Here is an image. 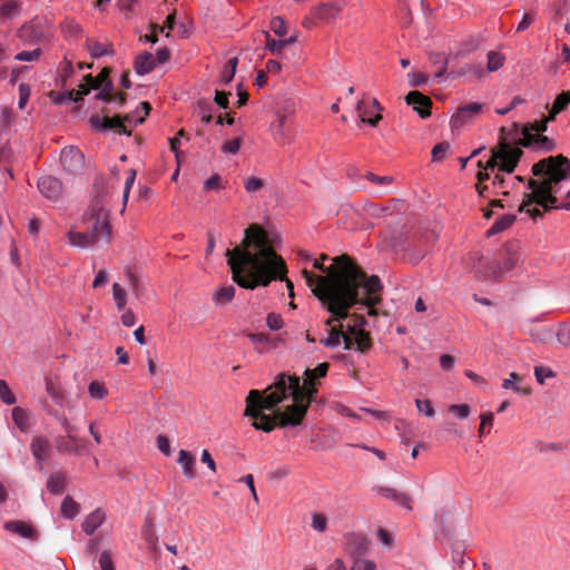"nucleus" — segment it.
I'll return each mask as SVG.
<instances>
[{
  "label": "nucleus",
  "mask_w": 570,
  "mask_h": 570,
  "mask_svg": "<svg viewBox=\"0 0 570 570\" xmlns=\"http://www.w3.org/2000/svg\"><path fill=\"white\" fill-rule=\"evenodd\" d=\"M449 411L459 419H466L470 415L471 409L468 404H453L449 406Z\"/></svg>",
  "instance_id": "obj_59"
},
{
  "label": "nucleus",
  "mask_w": 570,
  "mask_h": 570,
  "mask_svg": "<svg viewBox=\"0 0 570 570\" xmlns=\"http://www.w3.org/2000/svg\"><path fill=\"white\" fill-rule=\"evenodd\" d=\"M18 11V3L14 0H9L0 7V17L9 18Z\"/></svg>",
  "instance_id": "obj_55"
},
{
  "label": "nucleus",
  "mask_w": 570,
  "mask_h": 570,
  "mask_svg": "<svg viewBox=\"0 0 570 570\" xmlns=\"http://www.w3.org/2000/svg\"><path fill=\"white\" fill-rule=\"evenodd\" d=\"M37 188L43 197L51 202H57L62 194L60 180H37Z\"/></svg>",
  "instance_id": "obj_13"
},
{
  "label": "nucleus",
  "mask_w": 570,
  "mask_h": 570,
  "mask_svg": "<svg viewBox=\"0 0 570 570\" xmlns=\"http://www.w3.org/2000/svg\"><path fill=\"white\" fill-rule=\"evenodd\" d=\"M346 176L348 178H354V177H361V178H383L382 176L374 175L372 171L361 173V170L357 167L353 166V165H348L346 167Z\"/></svg>",
  "instance_id": "obj_50"
},
{
  "label": "nucleus",
  "mask_w": 570,
  "mask_h": 570,
  "mask_svg": "<svg viewBox=\"0 0 570 570\" xmlns=\"http://www.w3.org/2000/svg\"><path fill=\"white\" fill-rule=\"evenodd\" d=\"M271 30L278 37H284L287 32L286 23L281 17H274L271 20Z\"/></svg>",
  "instance_id": "obj_49"
},
{
  "label": "nucleus",
  "mask_w": 570,
  "mask_h": 570,
  "mask_svg": "<svg viewBox=\"0 0 570 570\" xmlns=\"http://www.w3.org/2000/svg\"><path fill=\"white\" fill-rule=\"evenodd\" d=\"M521 381V376L517 373H511L510 374V379H507L503 381L502 383V387L503 389H511L513 390L515 393L518 394H521V395H528L531 393V389L530 387H521L518 382Z\"/></svg>",
  "instance_id": "obj_31"
},
{
  "label": "nucleus",
  "mask_w": 570,
  "mask_h": 570,
  "mask_svg": "<svg viewBox=\"0 0 570 570\" xmlns=\"http://www.w3.org/2000/svg\"><path fill=\"white\" fill-rule=\"evenodd\" d=\"M111 72L112 69L110 67H104L101 71L95 77L91 73L86 75L83 77V81L88 82L92 89H100L104 88L107 82H112L110 79Z\"/></svg>",
  "instance_id": "obj_24"
},
{
  "label": "nucleus",
  "mask_w": 570,
  "mask_h": 570,
  "mask_svg": "<svg viewBox=\"0 0 570 570\" xmlns=\"http://www.w3.org/2000/svg\"><path fill=\"white\" fill-rule=\"evenodd\" d=\"M482 109V105L479 102H471L459 107V116L468 114L469 118L478 115Z\"/></svg>",
  "instance_id": "obj_57"
},
{
  "label": "nucleus",
  "mask_w": 570,
  "mask_h": 570,
  "mask_svg": "<svg viewBox=\"0 0 570 570\" xmlns=\"http://www.w3.org/2000/svg\"><path fill=\"white\" fill-rule=\"evenodd\" d=\"M330 327L328 336L321 340V343L326 347H336L341 343V337L344 336L343 325L340 323L337 326H334L333 323L331 325H326Z\"/></svg>",
  "instance_id": "obj_26"
},
{
  "label": "nucleus",
  "mask_w": 570,
  "mask_h": 570,
  "mask_svg": "<svg viewBox=\"0 0 570 570\" xmlns=\"http://www.w3.org/2000/svg\"><path fill=\"white\" fill-rule=\"evenodd\" d=\"M99 566L101 570H115L111 554L109 551H104L99 557Z\"/></svg>",
  "instance_id": "obj_64"
},
{
  "label": "nucleus",
  "mask_w": 570,
  "mask_h": 570,
  "mask_svg": "<svg viewBox=\"0 0 570 570\" xmlns=\"http://www.w3.org/2000/svg\"><path fill=\"white\" fill-rule=\"evenodd\" d=\"M266 324L272 331H278L283 327V318L281 314L269 313L266 317Z\"/></svg>",
  "instance_id": "obj_54"
},
{
  "label": "nucleus",
  "mask_w": 570,
  "mask_h": 570,
  "mask_svg": "<svg viewBox=\"0 0 570 570\" xmlns=\"http://www.w3.org/2000/svg\"><path fill=\"white\" fill-rule=\"evenodd\" d=\"M86 48L89 51L90 56L95 59L100 58L102 56H111L115 53L114 46L110 42L104 45L99 41L87 39Z\"/></svg>",
  "instance_id": "obj_23"
},
{
  "label": "nucleus",
  "mask_w": 570,
  "mask_h": 570,
  "mask_svg": "<svg viewBox=\"0 0 570 570\" xmlns=\"http://www.w3.org/2000/svg\"><path fill=\"white\" fill-rule=\"evenodd\" d=\"M75 92H76L75 89L66 91V92H56L52 90V91H50L49 96L56 105H61L67 101L78 102L79 99H78V97L75 96Z\"/></svg>",
  "instance_id": "obj_39"
},
{
  "label": "nucleus",
  "mask_w": 570,
  "mask_h": 570,
  "mask_svg": "<svg viewBox=\"0 0 570 570\" xmlns=\"http://www.w3.org/2000/svg\"><path fill=\"white\" fill-rule=\"evenodd\" d=\"M109 109L104 107L101 109V114L104 116L96 114L89 118V124L91 128L96 131L105 132L108 130H115L118 134H124L127 136H131V130H128L126 125L121 121V115H115L112 117H108Z\"/></svg>",
  "instance_id": "obj_9"
},
{
  "label": "nucleus",
  "mask_w": 570,
  "mask_h": 570,
  "mask_svg": "<svg viewBox=\"0 0 570 570\" xmlns=\"http://www.w3.org/2000/svg\"><path fill=\"white\" fill-rule=\"evenodd\" d=\"M197 108L203 122L208 124L213 120L212 110L213 104L207 99H199Z\"/></svg>",
  "instance_id": "obj_38"
},
{
  "label": "nucleus",
  "mask_w": 570,
  "mask_h": 570,
  "mask_svg": "<svg viewBox=\"0 0 570 570\" xmlns=\"http://www.w3.org/2000/svg\"><path fill=\"white\" fill-rule=\"evenodd\" d=\"M30 449L37 461V464L39 465V470H42V462L50 452L49 441L42 436L33 438L30 444Z\"/></svg>",
  "instance_id": "obj_14"
},
{
  "label": "nucleus",
  "mask_w": 570,
  "mask_h": 570,
  "mask_svg": "<svg viewBox=\"0 0 570 570\" xmlns=\"http://www.w3.org/2000/svg\"><path fill=\"white\" fill-rule=\"evenodd\" d=\"M376 566L373 561L361 558L353 559V566L351 570H375Z\"/></svg>",
  "instance_id": "obj_52"
},
{
  "label": "nucleus",
  "mask_w": 570,
  "mask_h": 570,
  "mask_svg": "<svg viewBox=\"0 0 570 570\" xmlns=\"http://www.w3.org/2000/svg\"><path fill=\"white\" fill-rule=\"evenodd\" d=\"M263 35L266 38L265 48L269 50L273 55H279L282 49L284 48V42L282 40H275L271 37L269 32L263 31Z\"/></svg>",
  "instance_id": "obj_45"
},
{
  "label": "nucleus",
  "mask_w": 570,
  "mask_h": 570,
  "mask_svg": "<svg viewBox=\"0 0 570 570\" xmlns=\"http://www.w3.org/2000/svg\"><path fill=\"white\" fill-rule=\"evenodd\" d=\"M94 199L88 210L82 215V223L87 225L86 232L96 236V243L100 240L109 243L111 227L109 214L102 203V198L109 193L107 180H97L94 185Z\"/></svg>",
  "instance_id": "obj_6"
},
{
  "label": "nucleus",
  "mask_w": 570,
  "mask_h": 570,
  "mask_svg": "<svg viewBox=\"0 0 570 570\" xmlns=\"http://www.w3.org/2000/svg\"><path fill=\"white\" fill-rule=\"evenodd\" d=\"M177 462L183 466V473L187 479H194L196 476V459L186 450H180L178 453Z\"/></svg>",
  "instance_id": "obj_22"
},
{
  "label": "nucleus",
  "mask_w": 570,
  "mask_h": 570,
  "mask_svg": "<svg viewBox=\"0 0 570 570\" xmlns=\"http://www.w3.org/2000/svg\"><path fill=\"white\" fill-rule=\"evenodd\" d=\"M60 163L69 175H79L85 167L82 153L73 146L62 149L60 155Z\"/></svg>",
  "instance_id": "obj_11"
},
{
  "label": "nucleus",
  "mask_w": 570,
  "mask_h": 570,
  "mask_svg": "<svg viewBox=\"0 0 570 570\" xmlns=\"http://www.w3.org/2000/svg\"><path fill=\"white\" fill-rule=\"evenodd\" d=\"M46 391L57 405L65 406L68 403L67 394L61 385L50 377L46 379Z\"/></svg>",
  "instance_id": "obj_17"
},
{
  "label": "nucleus",
  "mask_w": 570,
  "mask_h": 570,
  "mask_svg": "<svg viewBox=\"0 0 570 570\" xmlns=\"http://www.w3.org/2000/svg\"><path fill=\"white\" fill-rule=\"evenodd\" d=\"M557 340L563 346L570 345V326H560L557 332Z\"/></svg>",
  "instance_id": "obj_63"
},
{
  "label": "nucleus",
  "mask_w": 570,
  "mask_h": 570,
  "mask_svg": "<svg viewBox=\"0 0 570 570\" xmlns=\"http://www.w3.org/2000/svg\"><path fill=\"white\" fill-rule=\"evenodd\" d=\"M505 127H501L499 141L497 146L491 149V155L483 163L482 160L476 161L479 170L474 178L483 179L490 178L488 170L503 174H512L523 155L521 147L535 146L537 137L539 134H533L529 127L522 129V137H517L519 132V124L513 122L512 129L513 137L510 139L505 132ZM494 178H502L499 174H495Z\"/></svg>",
  "instance_id": "obj_4"
},
{
  "label": "nucleus",
  "mask_w": 570,
  "mask_h": 570,
  "mask_svg": "<svg viewBox=\"0 0 570 570\" xmlns=\"http://www.w3.org/2000/svg\"><path fill=\"white\" fill-rule=\"evenodd\" d=\"M61 28L65 33L75 38H78L82 32L81 27L72 19H66L61 24Z\"/></svg>",
  "instance_id": "obj_43"
},
{
  "label": "nucleus",
  "mask_w": 570,
  "mask_h": 570,
  "mask_svg": "<svg viewBox=\"0 0 570 570\" xmlns=\"http://www.w3.org/2000/svg\"><path fill=\"white\" fill-rule=\"evenodd\" d=\"M449 149H450V144L448 141H441L439 144H436L433 147L432 153H431L432 160L441 161L445 157Z\"/></svg>",
  "instance_id": "obj_46"
},
{
  "label": "nucleus",
  "mask_w": 570,
  "mask_h": 570,
  "mask_svg": "<svg viewBox=\"0 0 570 570\" xmlns=\"http://www.w3.org/2000/svg\"><path fill=\"white\" fill-rule=\"evenodd\" d=\"M0 399L3 403L11 405L16 403V396L4 380L0 379Z\"/></svg>",
  "instance_id": "obj_42"
},
{
  "label": "nucleus",
  "mask_w": 570,
  "mask_h": 570,
  "mask_svg": "<svg viewBox=\"0 0 570 570\" xmlns=\"http://www.w3.org/2000/svg\"><path fill=\"white\" fill-rule=\"evenodd\" d=\"M12 420L20 431L27 432L29 430L30 415L24 409L19 406L14 407L12 410Z\"/></svg>",
  "instance_id": "obj_28"
},
{
  "label": "nucleus",
  "mask_w": 570,
  "mask_h": 570,
  "mask_svg": "<svg viewBox=\"0 0 570 570\" xmlns=\"http://www.w3.org/2000/svg\"><path fill=\"white\" fill-rule=\"evenodd\" d=\"M405 101L413 107V110H415L421 118L424 119L431 116L432 100L429 96L413 90L405 96Z\"/></svg>",
  "instance_id": "obj_12"
},
{
  "label": "nucleus",
  "mask_w": 570,
  "mask_h": 570,
  "mask_svg": "<svg viewBox=\"0 0 570 570\" xmlns=\"http://www.w3.org/2000/svg\"><path fill=\"white\" fill-rule=\"evenodd\" d=\"M415 405L420 413H423L429 417L434 415V409L432 406V403L429 400L416 399Z\"/></svg>",
  "instance_id": "obj_60"
},
{
  "label": "nucleus",
  "mask_w": 570,
  "mask_h": 570,
  "mask_svg": "<svg viewBox=\"0 0 570 570\" xmlns=\"http://www.w3.org/2000/svg\"><path fill=\"white\" fill-rule=\"evenodd\" d=\"M569 104H570V91L560 92L556 97V99L552 104V107L549 111V119H554L557 115H559L560 112H562L563 110L567 109Z\"/></svg>",
  "instance_id": "obj_27"
},
{
  "label": "nucleus",
  "mask_w": 570,
  "mask_h": 570,
  "mask_svg": "<svg viewBox=\"0 0 570 570\" xmlns=\"http://www.w3.org/2000/svg\"><path fill=\"white\" fill-rule=\"evenodd\" d=\"M450 75L455 77L473 75L476 78H481L484 75V69L481 63H468L458 71H451Z\"/></svg>",
  "instance_id": "obj_36"
},
{
  "label": "nucleus",
  "mask_w": 570,
  "mask_h": 570,
  "mask_svg": "<svg viewBox=\"0 0 570 570\" xmlns=\"http://www.w3.org/2000/svg\"><path fill=\"white\" fill-rule=\"evenodd\" d=\"M436 239L438 234L433 230H428L417 238L416 244L414 246L430 247L435 243Z\"/></svg>",
  "instance_id": "obj_47"
},
{
  "label": "nucleus",
  "mask_w": 570,
  "mask_h": 570,
  "mask_svg": "<svg viewBox=\"0 0 570 570\" xmlns=\"http://www.w3.org/2000/svg\"><path fill=\"white\" fill-rule=\"evenodd\" d=\"M242 245L226 250L233 279L240 287L254 289L267 286L275 278L285 277V262L275 253L259 225L252 224L246 228Z\"/></svg>",
  "instance_id": "obj_3"
},
{
  "label": "nucleus",
  "mask_w": 570,
  "mask_h": 570,
  "mask_svg": "<svg viewBox=\"0 0 570 570\" xmlns=\"http://www.w3.org/2000/svg\"><path fill=\"white\" fill-rule=\"evenodd\" d=\"M88 391L90 396L97 400H102L108 393L104 383H100L98 381L91 382L89 384Z\"/></svg>",
  "instance_id": "obj_44"
},
{
  "label": "nucleus",
  "mask_w": 570,
  "mask_h": 570,
  "mask_svg": "<svg viewBox=\"0 0 570 570\" xmlns=\"http://www.w3.org/2000/svg\"><path fill=\"white\" fill-rule=\"evenodd\" d=\"M68 242L71 246L86 248L94 246L96 243V236L89 234V232H75L69 230Z\"/></svg>",
  "instance_id": "obj_19"
},
{
  "label": "nucleus",
  "mask_w": 570,
  "mask_h": 570,
  "mask_svg": "<svg viewBox=\"0 0 570 570\" xmlns=\"http://www.w3.org/2000/svg\"><path fill=\"white\" fill-rule=\"evenodd\" d=\"M353 338L356 344L357 351H360L362 353L366 352L372 346V338L370 336V333L364 331V328L354 333Z\"/></svg>",
  "instance_id": "obj_34"
},
{
  "label": "nucleus",
  "mask_w": 570,
  "mask_h": 570,
  "mask_svg": "<svg viewBox=\"0 0 570 570\" xmlns=\"http://www.w3.org/2000/svg\"><path fill=\"white\" fill-rule=\"evenodd\" d=\"M30 92H31V89H30L29 85L20 83V86H19V102H18V106L20 109L24 108V106L30 97Z\"/></svg>",
  "instance_id": "obj_61"
},
{
  "label": "nucleus",
  "mask_w": 570,
  "mask_h": 570,
  "mask_svg": "<svg viewBox=\"0 0 570 570\" xmlns=\"http://www.w3.org/2000/svg\"><path fill=\"white\" fill-rule=\"evenodd\" d=\"M342 10L337 2L324 3L311 9V16L317 20H328L335 18V16Z\"/></svg>",
  "instance_id": "obj_16"
},
{
  "label": "nucleus",
  "mask_w": 570,
  "mask_h": 570,
  "mask_svg": "<svg viewBox=\"0 0 570 570\" xmlns=\"http://www.w3.org/2000/svg\"><path fill=\"white\" fill-rule=\"evenodd\" d=\"M105 519V512L97 509L85 518L81 528L90 535L104 523Z\"/></svg>",
  "instance_id": "obj_20"
},
{
  "label": "nucleus",
  "mask_w": 570,
  "mask_h": 570,
  "mask_svg": "<svg viewBox=\"0 0 570 570\" xmlns=\"http://www.w3.org/2000/svg\"><path fill=\"white\" fill-rule=\"evenodd\" d=\"M328 276H317L307 269L302 274L312 293L322 306L332 315L325 325L342 322L350 316V308L356 304L368 307L367 314L376 316L375 308L382 301L383 285L376 275L368 276L348 255L343 254L335 261Z\"/></svg>",
  "instance_id": "obj_2"
},
{
  "label": "nucleus",
  "mask_w": 570,
  "mask_h": 570,
  "mask_svg": "<svg viewBox=\"0 0 570 570\" xmlns=\"http://www.w3.org/2000/svg\"><path fill=\"white\" fill-rule=\"evenodd\" d=\"M504 60L505 58L503 55L495 51H489L487 63L488 71L493 72L499 70L500 68L503 67Z\"/></svg>",
  "instance_id": "obj_40"
},
{
  "label": "nucleus",
  "mask_w": 570,
  "mask_h": 570,
  "mask_svg": "<svg viewBox=\"0 0 570 570\" xmlns=\"http://www.w3.org/2000/svg\"><path fill=\"white\" fill-rule=\"evenodd\" d=\"M156 66L154 56L148 51L139 53L134 61V69L140 76L151 72Z\"/></svg>",
  "instance_id": "obj_15"
},
{
  "label": "nucleus",
  "mask_w": 570,
  "mask_h": 570,
  "mask_svg": "<svg viewBox=\"0 0 570 570\" xmlns=\"http://www.w3.org/2000/svg\"><path fill=\"white\" fill-rule=\"evenodd\" d=\"M61 513L67 519H72L79 513V504L70 497H66L61 503Z\"/></svg>",
  "instance_id": "obj_37"
},
{
  "label": "nucleus",
  "mask_w": 570,
  "mask_h": 570,
  "mask_svg": "<svg viewBox=\"0 0 570 570\" xmlns=\"http://www.w3.org/2000/svg\"><path fill=\"white\" fill-rule=\"evenodd\" d=\"M235 296V287L233 285L219 287L213 294V301L216 305H226Z\"/></svg>",
  "instance_id": "obj_29"
},
{
  "label": "nucleus",
  "mask_w": 570,
  "mask_h": 570,
  "mask_svg": "<svg viewBox=\"0 0 570 570\" xmlns=\"http://www.w3.org/2000/svg\"><path fill=\"white\" fill-rule=\"evenodd\" d=\"M3 528L11 532L16 533L22 538L35 539L36 530L24 521H7Z\"/></svg>",
  "instance_id": "obj_18"
},
{
  "label": "nucleus",
  "mask_w": 570,
  "mask_h": 570,
  "mask_svg": "<svg viewBox=\"0 0 570 570\" xmlns=\"http://www.w3.org/2000/svg\"><path fill=\"white\" fill-rule=\"evenodd\" d=\"M514 222H515L514 214L501 215L495 219L493 225L487 230L485 234L488 237L500 234V233L507 230L509 227H511Z\"/></svg>",
  "instance_id": "obj_25"
},
{
  "label": "nucleus",
  "mask_w": 570,
  "mask_h": 570,
  "mask_svg": "<svg viewBox=\"0 0 570 570\" xmlns=\"http://www.w3.org/2000/svg\"><path fill=\"white\" fill-rule=\"evenodd\" d=\"M240 145H242L240 138L229 139L224 142V145L222 146V150L224 153L236 154L239 150Z\"/></svg>",
  "instance_id": "obj_62"
},
{
  "label": "nucleus",
  "mask_w": 570,
  "mask_h": 570,
  "mask_svg": "<svg viewBox=\"0 0 570 570\" xmlns=\"http://www.w3.org/2000/svg\"><path fill=\"white\" fill-rule=\"evenodd\" d=\"M112 90H114V83L107 82L106 86H104V88H100V91L97 92L94 98L96 100L111 102V101H114Z\"/></svg>",
  "instance_id": "obj_48"
},
{
  "label": "nucleus",
  "mask_w": 570,
  "mask_h": 570,
  "mask_svg": "<svg viewBox=\"0 0 570 570\" xmlns=\"http://www.w3.org/2000/svg\"><path fill=\"white\" fill-rule=\"evenodd\" d=\"M471 258L475 261L473 269L479 277L501 279L502 276L512 271L519 263L520 255L513 246L505 248V257L502 263L499 262H484L483 256L478 253L472 254Z\"/></svg>",
  "instance_id": "obj_7"
},
{
  "label": "nucleus",
  "mask_w": 570,
  "mask_h": 570,
  "mask_svg": "<svg viewBox=\"0 0 570 570\" xmlns=\"http://www.w3.org/2000/svg\"><path fill=\"white\" fill-rule=\"evenodd\" d=\"M560 180H528V189L523 202L519 206V212L527 213L531 218L537 219L542 216L539 207L544 212L552 208H561L570 210V199L558 204L557 197L553 196V184ZM570 198V190L568 191Z\"/></svg>",
  "instance_id": "obj_5"
},
{
  "label": "nucleus",
  "mask_w": 570,
  "mask_h": 570,
  "mask_svg": "<svg viewBox=\"0 0 570 570\" xmlns=\"http://www.w3.org/2000/svg\"><path fill=\"white\" fill-rule=\"evenodd\" d=\"M540 178L564 179L570 177V159L563 155L549 156L535 163L531 169Z\"/></svg>",
  "instance_id": "obj_8"
},
{
  "label": "nucleus",
  "mask_w": 570,
  "mask_h": 570,
  "mask_svg": "<svg viewBox=\"0 0 570 570\" xmlns=\"http://www.w3.org/2000/svg\"><path fill=\"white\" fill-rule=\"evenodd\" d=\"M356 109L358 111V116L363 122L368 124L372 127H376L379 121L382 119V115L377 112L375 116H371L370 111L365 109V104L363 100L357 102Z\"/></svg>",
  "instance_id": "obj_35"
},
{
  "label": "nucleus",
  "mask_w": 570,
  "mask_h": 570,
  "mask_svg": "<svg viewBox=\"0 0 570 570\" xmlns=\"http://www.w3.org/2000/svg\"><path fill=\"white\" fill-rule=\"evenodd\" d=\"M66 476L63 473L52 474L47 481V489L52 494H61L65 490Z\"/></svg>",
  "instance_id": "obj_30"
},
{
  "label": "nucleus",
  "mask_w": 570,
  "mask_h": 570,
  "mask_svg": "<svg viewBox=\"0 0 570 570\" xmlns=\"http://www.w3.org/2000/svg\"><path fill=\"white\" fill-rule=\"evenodd\" d=\"M238 65V59L236 57L234 58H230L224 66L222 72H220V82L223 85H228L234 76H235V72H236V67Z\"/></svg>",
  "instance_id": "obj_33"
},
{
  "label": "nucleus",
  "mask_w": 570,
  "mask_h": 570,
  "mask_svg": "<svg viewBox=\"0 0 570 570\" xmlns=\"http://www.w3.org/2000/svg\"><path fill=\"white\" fill-rule=\"evenodd\" d=\"M41 56V49L37 48L31 51H21L16 55L14 59L19 61H35Z\"/></svg>",
  "instance_id": "obj_58"
},
{
  "label": "nucleus",
  "mask_w": 570,
  "mask_h": 570,
  "mask_svg": "<svg viewBox=\"0 0 570 570\" xmlns=\"http://www.w3.org/2000/svg\"><path fill=\"white\" fill-rule=\"evenodd\" d=\"M112 296L116 302V306L119 311H122L127 304V294L122 286L118 283L112 285Z\"/></svg>",
  "instance_id": "obj_41"
},
{
  "label": "nucleus",
  "mask_w": 570,
  "mask_h": 570,
  "mask_svg": "<svg viewBox=\"0 0 570 570\" xmlns=\"http://www.w3.org/2000/svg\"><path fill=\"white\" fill-rule=\"evenodd\" d=\"M56 449L61 453H78L79 452V439L75 435L69 436L61 435L55 440Z\"/></svg>",
  "instance_id": "obj_21"
},
{
  "label": "nucleus",
  "mask_w": 570,
  "mask_h": 570,
  "mask_svg": "<svg viewBox=\"0 0 570 570\" xmlns=\"http://www.w3.org/2000/svg\"><path fill=\"white\" fill-rule=\"evenodd\" d=\"M232 92L216 90L214 101L222 109L229 108V97Z\"/></svg>",
  "instance_id": "obj_53"
},
{
  "label": "nucleus",
  "mask_w": 570,
  "mask_h": 570,
  "mask_svg": "<svg viewBox=\"0 0 570 570\" xmlns=\"http://www.w3.org/2000/svg\"><path fill=\"white\" fill-rule=\"evenodd\" d=\"M328 367V363H321L313 370L306 368L302 384L298 376L279 373L265 390L248 392L244 415L250 419L254 429L266 433L299 425Z\"/></svg>",
  "instance_id": "obj_1"
},
{
  "label": "nucleus",
  "mask_w": 570,
  "mask_h": 570,
  "mask_svg": "<svg viewBox=\"0 0 570 570\" xmlns=\"http://www.w3.org/2000/svg\"><path fill=\"white\" fill-rule=\"evenodd\" d=\"M370 546L371 541L363 533L350 532L344 535V550L352 559L364 557Z\"/></svg>",
  "instance_id": "obj_10"
},
{
  "label": "nucleus",
  "mask_w": 570,
  "mask_h": 570,
  "mask_svg": "<svg viewBox=\"0 0 570 570\" xmlns=\"http://www.w3.org/2000/svg\"><path fill=\"white\" fill-rule=\"evenodd\" d=\"M534 147L543 149L546 151H551L552 149H554L556 142L553 139L539 134Z\"/></svg>",
  "instance_id": "obj_56"
},
{
  "label": "nucleus",
  "mask_w": 570,
  "mask_h": 570,
  "mask_svg": "<svg viewBox=\"0 0 570 570\" xmlns=\"http://www.w3.org/2000/svg\"><path fill=\"white\" fill-rule=\"evenodd\" d=\"M340 256H336L335 258H333V264L330 265L328 267H325L324 265V262L328 258L327 255L323 254L321 255V257L318 259H315L314 263H313V267L325 273L326 275L325 276H328L332 272V268L336 265V259L338 258Z\"/></svg>",
  "instance_id": "obj_51"
},
{
  "label": "nucleus",
  "mask_w": 570,
  "mask_h": 570,
  "mask_svg": "<svg viewBox=\"0 0 570 570\" xmlns=\"http://www.w3.org/2000/svg\"><path fill=\"white\" fill-rule=\"evenodd\" d=\"M429 59L433 65H440L439 69L434 73V78H442L448 70L449 65V60L445 55L441 52H432L430 53Z\"/></svg>",
  "instance_id": "obj_32"
}]
</instances>
